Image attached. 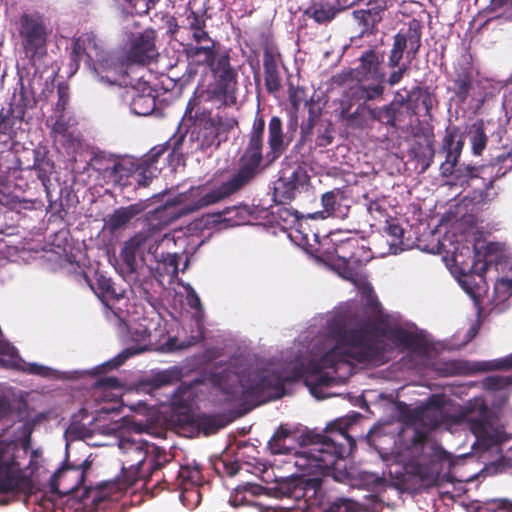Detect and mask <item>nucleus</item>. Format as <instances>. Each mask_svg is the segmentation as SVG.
<instances>
[{"mask_svg": "<svg viewBox=\"0 0 512 512\" xmlns=\"http://www.w3.org/2000/svg\"><path fill=\"white\" fill-rule=\"evenodd\" d=\"M187 25H188L190 31H193V30H196L197 28L204 27L205 22L200 16L196 15L194 12H191L187 16Z\"/></svg>", "mask_w": 512, "mask_h": 512, "instance_id": "obj_52", "label": "nucleus"}, {"mask_svg": "<svg viewBox=\"0 0 512 512\" xmlns=\"http://www.w3.org/2000/svg\"><path fill=\"white\" fill-rule=\"evenodd\" d=\"M192 342H178L176 338L169 339L165 344H163L160 348L162 352H173L176 350L185 349L190 346Z\"/></svg>", "mask_w": 512, "mask_h": 512, "instance_id": "obj_48", "label": "nucleus"}, {"mask_svg": "<svg viewBox=\"0 0 512 512\" xmlns=\"http://www.w3.org/2000/svg\"><path fill=\"white\" fill-rule=\"evenodd\" d=\"M467 171H468V173L471 175V177H474V176H475V175H474L475 168H473V167H468V168H467Z\"/></svg>", "mask_w": 512, "mask_h": 512, "instance_id": "obj_62", "label": "nucleus"}, {"mask_svg": "<svg viewBox=\"0 0 512 512\" xmlns=\"http://www.w3.org/2000/svg\"><path fill=\"white\" fill-rule=\"evenodd\" d=\"M201 474L197 466H182L178 472L180 500L183 505L192 509L201 501L200 492Z\"/></svg>", "mask_w": 512, "mask_h": 512, "instance_id": "obj_15", "label": "nucleus"}, {"mask_svg": "<svg viewBox=\"0 0 512 512\" xmlns=\"http://www.w3.org/2000/svg\"><path fill=\"white\" fill-rule=\"evenodd\" d=\"M191 37L193 42L190 44L212 45V42H214L204 30V27L191 31Z\"/></svg>", "mask_w": 512, "mask_h": 512, "instance_id": "obj_46", "label": "nucleus"}, {"mask_svg": "<svg viewBox=\"0 0 512 512\" xmlns=\"http://www.w3.org/2000/svg\"><path fill=\"white\" fill-rule=\"evenodd\" d=\"M16 394L12 388L6 389L0 395V419L10 417L13 414V407L10 398L15 397Z\"/></svg>", "mask_w": 512, "mask_h": 512, "instance_id": "obj_39", "label": "nucleus"}, {"mask_svg": "<svg viewBox=\"0 0 512 512\" xmlns=\"http://www.w3.org/2000/svg\"><path fill=\"white\" fill-rule=\"evenodd\" d=\"M145 209L146 205L143 202L117 209L108 219V228L112 231H115L124 227L132 218H134Z\"/></svg>", "mask_w": 512, "mask_h": 512, "instance_id": "obj_25", "label": "nucleus"}, {"mask_svg": "<svg viewBox=\"0 0 512 512\" xmlns=\"http://www.w3.org/2000/svg\"><path fill=\"white\" fill-rule=\"evenodd\" d=\"M178 256L176 253L174 254H168L166 257L163 258V260H158L159 265L156 264L155 267H159L160 265L164 266L165 273L168 274L171 277H176L178 274Z\"/></svg>", "mask_w": 512, "mask_h": 512, "instance_id": "obj_42", "label": "nucleus"}, {"mask_svg": "<svg viewBox=\"0 0 512 512\" xmlns=\"http://www.w3.org/2000/svg\"><path fill=\"white\" fill-rule=\"evenodd\" d=\"M458 283L476 304L487 291L484 278L481 275L464 273L458 277Z\"/></svg>", "mask_w": 512, "mask_h": 512, "instance_id": "obj_27", "label": "nucleus"}, {"mask_svg": "<svg viewBox=\"0 0 512 512\" xmlns=\"http://www.w3.org/2000/svg\"><path fill=\"white\" fill-rule=\"evenodd\" d=\"M35 501H37L39 505L37 512H52L56 505L54 500L46 495H42L41 497L35 495Z\"/></svg>", "mask_w": 512, "mask_h": 512, "instance_id": "obj_49", "label": "nucleus"}, {"mask_svg": "<svg viewBox=\"0 0 512 512\" xmlns=\"http://www.w3.org/2000/svg\"><path fill=\"white\" fill-rule=\"evenodd\" d=\"M118 447L123 454V480L103 483L90 490L85 498V505H92L97 511L104 509L109 502L118 501L136 480L143 477L140 469H145L147 455L155 450L139 432L129 437L121 436Z\"/></svg>", "mask_w": 512, "mask_h": 512, "instance_id": "obj_7", "label": "nucleus"}, {"mask_svg": "<svg viewBox=\"0 0 512 512\" xmlns=\"http://www.w3.org/2000/svg\"><path fill=\"white\" fill-rule=\"evenodd\" d=\"M256 506L259 508L260 512H282L281 510H278L277 508L274 507H264L263 504L261 503H257Z\"/></svg>", "mask_w": 512, "mask_h": 512, "instance_id": "obj_60", "label": "nucleus"}, {"mask_svg": "<svg viewBox=\"0 0 512 512\" xmlns=\"http://www.w3.org/2000/svg\"><path fill=\"white\" fill-rule=\"evenodd\" d=\"M20 36L28 56L35 57L45 52L47 27L38 14H24L20 19Z\"/></svg>", "mask_w": 512, "mask_h": 512, "instance_id": "obj_14", "label": "nucleus"}, {"mask_svg": "<svg viewBox=\"0 0 512 512\" xmlns=\"http://www.w3.org/2000/svg\"><path fill=\"white\" fill-rule=\"evenodd\" d=\"M367 2L374 5L373 9L384 10L391 6L394 0H367Z\"/></svg>", "mask_w": 512, "mask_h": 512, "instance_id": "obj_55", "label": "nucleus"}, {"mask_svg": "<svg viewBox=\"0 0 512 512\" xmlns=\"http://www.w3.org/2000/svg\"><path fill=\"white\" fill-rule=\"evenodd\" d=\"M20 434L15 439L0 440V504L6 502L4 494L13 491L30 493L34 487V477L39 478L44 472L42 456L38 450L30 452L28 464L22 460L27 455L30 445L31 430L25 423L15 428Z\"/></svg>", "mask_w": 512, "mask_h": 512, "instance_id": "obj_6", "label": "nucleus"}, {"mask_svg": "<svg viewBox=\"0 0 512 512\" xmlns=\"http://www.w3.org/2000/svg\"><path fill=\"white\" fill-rule=\"evenodd\" d=\"M370 213H373V211L379 210V205L377 203H372L368 208Z\"/></svg>", "mask_w": 512, "mask_h": 512, "instance_id": "obj_61", "label": "nucleus"}, {"mask_svg": "<svg viewBox=\"0 0 512 512\" xmlns=\"http://www.w3.org/2000/svg\"><path fill=\"white\" fill-rule=\"evenodd\" d=\"M336 202H337V196H336V194L334 192L331 191V192L325 193L322 196V205H323L324 210L316 212V213H313V214H309L308 218H311V219H317V218L324 219V218L334 214Z\"/></svg>", "mask_w": 512, "mask_h": 512, "instance_id": "obj_34", "label": "nucleus"}, {"mask_svg": "<svg viewBox=\"0 0 512 512\" xmlns=\"http://www.w3.org/2000/svg\"><path fill=\"white\" fill-rule=\"evenodd\" d=\"M371 326L350 311H334L316 319L306 335L286 351L281 366L252 357L233 358L211 373L225 400L245 404L259 397L278 398L286 381L303 379L317 399L336 395L331 388L352 373V363L383 360Z\"/></svg>", "mask_w": 512, "mask_h": 512, "instance_id": "obj_1", "label": "nucleus"}, {"mask_svg": "<svg viewBox=\"0 0 512 512\" xmlns=\"http://www.w3.org/2000/svg\"><path fill=\"white\" fill-rule=\"evenodd\" d=\"M444 148L446 149V160L442 164L441 169L445 175L452 174L458 158L463 148V140L456 137L453 133L448 134L444 140Z\"/></svg>", "mask_w": 512, "mask_h": 512, "instance_id": "obj_24", "label": "nucleus"}, {"mask_svg": "<svg viewBox=\"0 0 512 512\" xmlns=\"http://www.w3.org/2000/svg\"><path fill=\"white\" fill-rule=\"evenodd\" d=\"M292 226L288 234L289 238L295 242L298 246H302L305 249L311 248V240L317 241V234L312 232L305 220L299 219L292 216Z\"/></svg>", "mask_w": 512, "mask_h": 512, "instance_id": "obj_26", "label": "nucleus"}, {"mask_svg": "<svg viewBox=\"0 0 512 512\" xmlns=\"http://www.w3.org/2000/svg\"><path fill=\"white\" fill-rule=\"evenodd\" d=\"M372 118L386 124H394V111L390 106H384L370 111Z\"/></svg>", "mask_w": 512, "mask_h": 512, "instance_id": "obj_41", "label": "nucleus"}, {"mask_svg": "<svg viewBox=\"0 0 512 512\" xmlns=\"http://www.w3.org/2000/svg\"><path fill=\"white\" fill-rule=\"evenodd\" d=\"M241 212L242 210L236 207L227 208L223 212L208 215L206 223L214 224L220 228L237 226L241 224L240 219H237Z\"/></svg>", "mask_w": 512, "mask_h": 512, "instance_id": "obj_29", "label": "nucleus"}, {"mask_svg": "<svg viewBox=\"0 0 512 512\" xmlns=\"http://www.w3.org/2000/svg\"><path fill=\"white\" fill-rule=\"evenodd\" d=\"M89 35L95 39L96 43L101 47V49L104 52L112 54L116 62H118L119 64H123L124 71L127 70V72L134 77L141 76L140 72L142 71V69H129V63L145 64L150 62L157 56V51L154 43L155 35L154 31L151 30H146L143 33L134 35L131 38L129 47L125 52V61H120L119 57L114 52L105 50L101 41H99L94 35Z\"/></svg>", "mask_w": 512, "mask_h": 512, "instance_id": "obj_12", "label": "nucleus"}, {"mask_svg": "<svg viewBox=\"0 0 512 512\" xmlns=\"http://www.w3.org/2000/svg\"><path fill=\"white\" fill-rule=\"evenodd\" d=\"M470 134L472 151L475 155H480L486 147L487 137L480 125H474Z\"/></svg>", "mask_w": 512, "mask_h": 512, "instance_id": "obj_37", "label": "nucleus"}, {"mask_svg": "<svg viewBox=\"0 0 512 512\" xmlns=\"http://www.w3.org/2000/svg\"><path fill=\"white\" fill-rule=\"evenodd\" d=\"M407 46V38L404 34L398 33L394 37V44L391 50L390 58H389V66L396 67L398 66L400 60L402 59L403 52Z\"/></svg>", "mask_w": 512, "mask_h": 512, "instance_id": "obj_35", "label": "nucleus"}, {"mask_svg": "<svg viewBox=\"0 0 512 512\" xmlns=\"http://www.w3.org/2000/svg\"><path fill=\"white\" fill-rule=\"evenodd\" d=\"M384 336L396 346L407 350L414 357L415 365L422 363L428 349V343L417 327L399 315H387L384 319Z\"/></svg>", "mask_w": 512, "mask_h": 512, "instance_id": "obj_10", "label": "nucleus"}, {"mask_svg": "<svg viewBox=\"0 0 512 512\" xmlns=\"http://www.w3.org/2000/svg\"><path fill=\"white\" fill-rule=\"evenodd\" d=\"M311 15L318 23L327 22L333 17V13L330 10H326L323 8L313 9Z\"/></svg>", "mask_w": 512, "mask_h": 512, "instance_id": "obj_50", "label": "nucleus"}, {"mask_svg": "<svg viewBox=\"0 0 512 512\" xmlns=\"http://www.w3.org/2000/svg\"><path fill=\"white\" fill-rule=\"evenodd\" d=\"M492 188H493V180H490L486 186V191L480 192L479 195L474 197V200L477 203H486L488 201H491L495 196V193H493L492 195L490 194V190Z\"/></svg>", "mask_w": 512, "mask_h": 512, "instance_id": "obj_53", "label": "nucleus"}, {"mask_svg": "<svg viewBox=\"0 0 512 512\" xmlns=\"http://www.w3.org/2000/svg\"><path fill=\"white\" fill-rule=\"evenodd\" d=\"M135 345L127 347L121 354L116 356L114 359L106 362L103 366L107 369L116 368L124 363V361L132 355L141 353L148 349L151 344L150 333L147 327L142 324H133L128 328V339Z\"/></svg>", "mask_w": 512, "mask_h": 512, "instance_id": "obj_17", "label": "nucleus"}, {"mask_svg": "<svg viewBox=\"0 0 512 512\" xmlns=\"http://www.w3.org/2000/svg\"><path fill=\"white\" fill-rule=\"evenodd\" d=\"M263 488L254 484H247L242 488H237L234 495L230 498V503L233 506L250 505L252 503L251 497L260 495Z\"/></svg>", "mask_w": 512, "mask_h": 512, "instance_id": "obj_31", "label": "nucleus"}, {"mask_svg": "<svg viewBox=\"0 0 512 512\" xmlns=\"http://www.w3.org/2000/svg\"><path fill=\"white\" fill-rule=\"evenodd\" d=\"M265 82L269 91H276L280 88V80L274 65L265 63Z\"/></svg>", "mask_w": 512, "mask_h": 512, "instance_id": "obj_40", "label": "nucleus"}, {"mask_svg": "<svg viewBox=\"0 0 512 512\" xmlns=\"http://www.w3.org/2000/svg\"><path fill=\"white\" fill-rule=\"evenodd\" d=\"M511 512V504L506 500H493L489 502L482 512Z\"/></svg>", "mask_w": 512, "mask_h": 512, "instance_id": "obj_47", "label": "nucleus"}, {"mask_svg": "<svg viewBox=\"0 0 512 512\" xmlns=\"http://www.w3.org/2000/svg\"><path fill=\"white\" fill-rule=\"evenodd\" d=\"M152 178L153 173L149 168L136 169L133 174V180L141 187L148 186L152 181Z\"/></svg>", "mask_w": 512, "mask_h": 512, "instance_id": "obj_45", "label": "nucleus"}, {"mask_svg": "<svg viewBox=\"0 0 512 512\" xmlns=\"http://www.w3.org/2000/svg\"><path fill=\"white\" fill-rule=\"evenodd\" d=\"M405 71V67H401L399 68L397 71H394L393 73H391V75L389 76V79H388V83L391 85V86H394L396 85L397 83L400 82V80L402 79L403 77V73Z\"/></svg>", "mask_w": 512, "mask_h": 512, "instance_id": "obj_56", "label": "nucleus"}, {"mask_svg": "<svg viewBox=\"0 0 512 512\" xmlns=\"http://www.w3.org/2000/svg\"><path fill=\"white\" fill-rule=\"evenodd\" d=\"M357 503L350 499L340 498L334 501L328 512H356Z\"/></svg>", "mask_w": 512, "mask_h": 512, "instance_id": "obj_43", "label": "nucleus"}, {"mask_svg": "<svg viewBox=\"0 0 512 512\" xmlns=\"http://www.w3.org/2000/svg\"><path fill=\"white\" fill-rule=\"evenodd\" d=\"M180 373L177 369H168L155 374L150 379L151 389H159L166 385L172 384L179 379Z\"/></svg>", "mask_w": 512, "mask_h": 512, "instance_id": "obj_32", "label": "nucleus"}, {"mask_svg": "<svg viewBox=\"0 0 512 512\" xmlns=\"http://www.w3.org/2000/svg\"><path fill=\"white\" fill-rule=\"evenodd\" d=\"M512 368V354L499 360L481 361L473 364L474 371H489Z\"/></svg>", "mask_w": 512, "mask_h": 512, "instance_id": "obj_33", "label": "nucleus"}, {"mask_svg": "<svg viewBox=\"0 0 512 512\" xmlns=\"http://www.w3.org/2000/svg\"><path fill=\"white\" fill-rule=\"evenodd\" d=\"M355 78L357 85L351 88V96L355 100H373L383 94L384 73L380 71L379 58L375 52H366L361 57Z\"/></svg>", "mask_w": 512, "mask_h": 512, "instance_id": "obj_11", "label": "nucleus"}, {"mask_svg": "<svg viewBox=\"0 0 512 512\" xmlns=\"http://www.w3.org/2000/svg\"><path fill=\"white\" fill-rule=\"evenodd\" d=\"M99 284H100V287L103 291H109L110 288H111V284H110V281L108 279H106L105 277H101L99 278Z\"/></svg>", "mask_w": 512, "mask_h": 512, "instance_id": "obj_59", "label": "nucleus"}, {"mask_svg": "<svg viewBox=\"0 0 512 512\" xmlns=\"http://www.w3.org/2000/svg\"><path fill=\"white\" fill-rule=\"evenodd\" d=\"M53 132L55 134L56 140H60V137H64L65 129L62 123L56 122L53 126Z\"/></svg>", "mask_w": 512, "mask_h": 512, "instance_id": "obj_58", "label": "nucleus"}, {"mask_svg": "<svg viewBox=\"0 0 512 512\" xmlns=\"http://www.w3.org/2000/svg\"><path fill=\"white\" fill-rule=\"evenodd\" d=\"M372 10L374 9L354 11V19L365 27H368L376 21V13H373Z\"/></svg>", "mask_w": 512, "mask_h": 512, "instance_id": "obj_44", "label": "nucleus"}, {"mask_svg": "<svg viewBox=\"0 0 512 512\" xmlns=\"http://www.w3.org/2000/svg\"><path fill=\"white\" fill-rule=\"evenodd\" d=\"M496 305L504 302L512 295V278L498 279L494 285Z\"/></svg>", "mask_w": 512, "mask_h": 512, "instance_id": "obj_36", "label": "nucleus"}, {"mask_svg": "<svg viewBox=\"0 0 512 512\" xmlns=\"http://www.w3.org/2000/svg\"><path fill=\"white\" fill-rule=\"evenodd\" d=\"M35 82L36 79H33L32 82L28 80L27 83L24 79L20 80V87L14 92L13 95V103L16 106H19L21 109L33 107L36 101L35 97L37 93Z\"/></svg>", "mask_w": 512, "mask_h": 512, "instance_id": "obj_28", "label": "nucleus"}, {"mask_svg": "<svg viewBox=\"0 0 512 512\" xmlns=\"http://www.w3.org/2000/svg\"><path fill=\"white\" fill-rule=\"evenodd\" d=\"M488 416V408L481 397L468 401L451 414L446 399L433 395L425 406L418 407L412 412L414 443L407 449L406 454L401 456V460L404 462L407 459L414 465L424 464L426 459L430 462L451 461V455L426 436L428 430L442 425L449 430L455 425L463 426L473 433L478 443L486 447L500 443L503 439L502 433L489 424Z\"/></svg>", "mask_w": 512, "mask_h": 512, "instance_id": "obj_2", "label": "nucleus"}, {"mask_svg": "<svg viewBox=\"0 0 512 512\" xmlns=\"http://www.w3.org/2000/svg\"><path fill=\"white\" fill-rule=\"evenodd\" d=\"M471 86V77L470 74L466 71H463V74H460L458 78L455 80V92L458 98L461 101H465L468 92Z\"/></svg>", "mask_w": 512, "mask_h": 512, "instance_id": "obj_38", "label": "nucleus"}, {"mask_svg": "<svg viewBox=\"0 0 512 512\" xmlns=\"http://www.w3.org/2000/svg\"><path fill=\"white\" fill-rule=\"evenodd\" d=\"M119 425L117 423H113V427L109 428V431H116Z\"/></svg>", "mask_w": 512, "mask_h": 512, "instance_id": "obj_64", "label": "nucleus"}, {"mask_svg": "<svg viewBox=\"0 0 512 512\" xmlns=\"http://www.w3.org/2000/svg\"><path fill=\"white\" fill-rule=\"evenodd\" d=\"M214 42L212 45L188 44L186 55L191 65H209L215 76V85L211 89V97L220 104L230 106L236 103V73L230 66L229 57L223 55L216 63L214 58Z\"/></svg>", "mask_w": 512, "mask_h": 512, "instance_id": "obj_9", "label": "nucleus"}, {"mask_svg": "<svg viewBox=\"0 0 512 512\" xmlns=\"http://www.w3.org/2000/svg\"><path fill=\"white\" fill-rule=\"evenodd\" d=\"M93 396L97 401L111 402V405L103 406L100 409L102 413H113L118 411V405L121 402L122 387L119 382L112 377L100 380L94 387Z\"/></svg>", "mask_w": 512, "mask_h": 512, "instance_id": "obj_19", "label": "nucleus"}, {"mask_svg": "<svg viewBox=\"0 0 512 512\" xmlns=\"http://www.w3.org/2000/svg\"><path fill=\"white\" fill-rule=\"evenodd\" d=\"M512 250L505 244L491 242L484 247L483 260L487 269L492 264L505 268L510 263Z\"/></svg>", "mask_w": 512, "mask_h": 512, "instance_id": "obj_23", "label": "nucleus"}, {"mask_svg": "<svg viewBox=\"0 0 512 512\" xmlns=\"http://www.w3.org/2000/svg\"><path fill=\"white\" fill-rule=\"evenodd\" d=\"M328 265L340 277L353 283L362 295V298L365 299L366 305L369 306L374 313L383 317L381 306L374 294L371 284L354 269L349 259L343 255H338L337 257H332Z\"/></svg>", "mask_w": 512, "mask_h": 512, "instance_id": "obj_13", "label": "nucleus"}, {"mask_svg": "<svg viewBox=\"0 0 512 512\" xmlns=\"http://www.w3.org/2000/svg\"><path fill=\"white\" fill-rule=\"evenodd\" d=\"M196 396V385L182 384L173 394L161 400V405H168L178 414H183Z\"/></svg>", "mask_w": 512, "mask_h": 512, "instance_id": "obj_21", "label": "nucleus"}, {"mask_svg": "<svg viewBox=\"0 0 512 512\" xmlns=\"http://www.w3.org/2000/svg\"><path fill=\"white\" fill-rule=\"evenodd\" d=\"M307 181L305 172L298 168L290 173L288 176H282L275 183V195L281 197L283 200H291L295 197L296 192L300 186H303Z\"/></svg>", "mask_w": 512, "mask_h": 512, "instance_id": "obj_20", "label": "nucleus"}, {"mask_svg": "<svg viewBox=\"0 0 512 512\" xmlns=\"http://www.w3.org/2000/svg\"><path fill=\"white\" fill-rule=\"evenodd\" d=\"M383 229L391 238V240H388L390 253L397 254L402 251L403 248L400 245L402 244L403 228L398 222L393 219L387 220Z\"/></svg>", "mask_w": 512, "mask_h": 512, "instance_id": "obj_30", "label": "nucleus"}, {"mask_svg": "<svg viewBox=\"0 0 512 512\" xmlns=\"http://www.w3.org/2000/svg\"><path fill=\"white\" fill-rule=\"evenodd\" d=\"M188 302H189V305L194 308V309H198L200 307V299L198 297V295L196 294V292L189 286V290H188Z\"/></svg>", "mask_w": 512, "mask_h": 512, "instance_id": "obj_54", "label": "nucleus"}, {"mask_svg": "<svg viewBox=\"0 0 512 512\" xmlns=\"http://www.w3.org/2000/svg\"><path fill=\"white\" fill-rule=\"evenodd\" d=\"M90 170L96 173V180L100 185L113 184L120 182V172H127L126 166L123 162L116 158L96 155L89 164Z\"/></svg>", "mask_w": 512, "mask_h": 512, "instance_id": "obj_18", "label": "nucleus"}, {"mask_svg": "<svg viewBox=\"0 0 512 512\" xmlns=\"http://www.w3.org/2000/svg\"><path fill=\"white\" fill-rule=\"evenodd\" d=\"M264 118L257 112L247 145L241 157L239 172L229 181L217 187L209 185L194 186L189 189L188 202L194 207H207L231 195L242 187L255 173L261 160L263 148Z\"/></svg>", "mask_w": 512, "mask_h": 512, "instance_id": "obj_8", "label": "nucleus"}, {"mask_svg": "<svg viewBox=\"0 0 512 512\" xmlns=\"http://www.w3.org/2000/svg\"><path fill=\"white\" fill-rule=\"evenodd\" d=\"M87 468L86 462L77 466H62L50 477L52 490L63 494L75 491L83 483Z\"/></svg>", "mask_w": 512, "mask_h": 512, "instance_id": "obj_16", "label": "nucleus"}, {"mask_svg": "<svg viewBox=\"0 0 512 512\" xmlns=\"http://www.w3.org/2000/svg\"><path fill=\"white\" fill-rule=\"evenodd\" d=\"M123 163L126 166V169L128 171L118 173V175L121 176V180H120V182H116V185H119V186H126L128 184H131L130 178L133 179V174H134L133 165L131 163H126V162H123Z\"/></svg>", "mask_w": 512, "mask_h": 512, "instance_id": "obj_51", "label": "nucleus"}, {"mask_svg": "<svg viewBox=\"0 0 512 512\" xmlns=\"http://www.w3.org/2000/svg\"><path fill=\"white\" fill-rule=\"evenodd\" d=\"M485 385L490 388H499L503 385V380L498 377H489L486 379Z\"/></svg>", "mask_w": 512, "mask_h": 512, "instance_id": "obj_57", "label": "nucleus"}, {"mask_svg": "<svg viewBox=\"0 0 512 512\" xmlns=\"http://www.w3.org/2000/svg\"><path fill=\"white\" fill-rule=\"evenodd\" d=\"M268 144L270 151L267 156L270 160L278 158L285 150V137L282 131V121L279 117L274 116L268 124Z\"/></svg>", "mask_w": 512, "mask_h": 512, "instance_id": "obj_22", "label": "nucleus"}, {"mask_svg": "<svg viewBox=\"0 0 512 512\" xmlns=\"http://www.w3.org/2000/svg\"><path fill=\"white\" fill-rule=\"evenodd\" d=\"M354 419L340 418L330 423L325 434L307 431L296 435L280 426L268 443L271 453L279 456L273 465L283 468L286 477L323 474L352 450L354 440L347 431Z\"/></svg>", "mask_w": 512, "mask_h": 512, "instance_id": "obj_3", "label": "nucleus"}, {"mask_svg": "<svg viewBox=\"0 0 512 512\" xmlns=\"http://www.w3.org/2000/svg\"><path fill=\"white\" fill-rule=\"evenodd\" d=\"M476 332H477L476 328L472 327L471 330H470V333H471L470 338H473L476 335Z\"/></svg>", "mask_w": 512, "mask_h": 512, "instance_id": "obj_63", "label": "nucleus"}, {"mask_svg": "<svg viewBox=\"0 0 512 512\" xmlns=\"http://www.w3.org/2000/svg\"><path fill=\"white\" fill-rule=\"evenodd\" d=\"M72 60L75 72L78 62L84 61L91 69L94 78L107 86L127 87L126 98H130L131 112L138 116L150 115L156 106L154 91L143 81V76L134 77L123 70V64L115 61L112 54L104 52L90 35H82L74 43Z\"/></svg>", "mask_w": 512, "mask_h": 512, "instance_id": "obj_4", "label": "nucleus"}, {"mask_svg": "<svg viewBox=\"0 0 512 512\" xmlns=\"http://www.w3.org/2000/svg\"><path fill=\"white\" fill-rule=\"evenodd\" d=\"M189 190L170 197L164 205L155 209L147 216L148 227L135 234L125 242L121 250V258L129 272H137L143 267L150 270L158 263L157 250L161 243L170 242L168 234L162 229L177 219L196 212L203 207H194L188 202Z\"/></svg>", "mask_w": 512, "mask_h": 512, "instance_id": "obj_5", "label": "nucleus"}]
</instances>
